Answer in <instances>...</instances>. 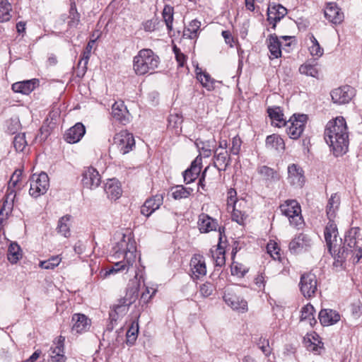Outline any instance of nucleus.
I'll return each mask as SVG.
<instances>
[{
  "instance_id": "nucleus-1",
  "label": "nucleus",
  "mask_w": 362,
  "mask_h": 362,
  "mask_svg": "<svg viewBox=\"0 0 362 362\" xmlns=\"http://www.w3.org/2000/svg\"><path fill=\"white\" fill-rule=\"evenodd\" d=\"M324 137L334 156L345 154L349 148V132L346 122L343 117H337L329 121L325 129Z\"/></svg>"
},
{
  "instance_id": "nucleus-2",
  "label": "nucleus",
  "mask_w": 362,
  "mask_h": 362,
  "mask_svg": "<svg viewBox=\"0 0 362 362\" xmlns=\"http://www.w3.org/2000/svg\"><path fill=\"white\" fill-rule=\"evenodd\" d=\"M160 63V58L151 49H142L134 57L133 69L138 76L153 74Z\"/></svg>"
},
{
  "instance_id": "nucleus-3",
  "label": "nucleus",
  "mask_w": 362,
  "mask_h": 362,
  "mask_svg": "<svg viewBox=\"0 0 362 362\" xmlns=\"http://www.w3.org/2000/svg\"><path fill=\"white\" fill-rule=\"evenodd\" d=\"M22 174L23 170L18 169L14 171L11 177L3 204L0 209L1 219L6 218L12 211L17 191L21 190L23 187L21 184Z\"/></svg>"
},
{
  "instance_id": "nucleus-4",
  "label": "nucleus",
  "mask_w": 362,
  "mask_h": 362,
  "mask_svg": "<svg viewBox=\"0 0 362 362\" xmlns=\"http://www.w3.org/2000/svg\"><path fill=\"white\" fill-rule=\"evenodd\" d=\"M115 258L122 257L129 264H133L136 259V246L134 238L129 235H123L122 238L113 247Z\"/></svg>"
},
{
  "instance_id": "nucleus-5",
  "label": "nucleus",
  "mask_w": 362,
  "mask_h": 362,
  "mask_svg": "<svg viewBox=\"0 0 362 362\" xmlns=\"http://www.w3.org/2000/svg\"><path fill=\"white\" fill-rule=\"evenodd\" d=\"M279 208L282 214L288 218L291 225L298 226L301 223V208L296 200H286Z\"/></svg>"
},
{
  "instance_id": "nucleus-6",
  "label": "nucleus",
  "mask_w": 362,
  "mask_h": 362,
  "mask_svg": "<svg viewBox=\"0 0 362 362\" xmlns=\"http://www.w3.org/2000/svg\"><path fill=\"white\" fill-rule=\"evenodd\" d=\"M317 279L313 273H304L301 275L299 282V288L301 294L305 298H310L315 296L317 291Z\"/></svg>"
},
{
  "instance_id": "nucleus-7",
  "label": "nucleus",
  "mask_w": 362,
  "mask_h": 362,
  "mask_svg": "<svg viewBox=\"0 0 362 362\" xmlns=\"http://www.w3.org/2000/svg\"><path fill=\"white\" fill-rule=\"evenodd\" d=\"M49 187V177L47 173H41L39 175H33L30 182L29 194L34 198H37L45 194Z\"/></svg>"
},
{
  "instance_id": "nucleus-8",
  "label": "nucleus",
  "mask_w": 362,
  "mask_h": 362,
  "mask_svg": "<svg viewBox=\"0 0 362 362\" xmlns=\"http://www.w3.org/2000/svg\"><path fill=\"white\" fill-rule=\"evenodd\" d=\"M119 152L124 155L131 151L135 147V140L133 134L127 130H122L116 134L113 138Z\"/></svg>"
},
{
  "instance_id": "nucleus-9",
  "label": "nucleus",
  "mask_w": 362,
  "mask_h": 362,
  "mask_svg": "<svg viewBox=\"0 0 362 362\" xmlns=\"http://www.w3.org/2000/svg\"><path fill=\"white\" fill-rule=\"evenodd\" d=\"M307 115H293V117L287 122L290 124L286 129V133L288 136L292 139H298L305 128V124L307 122Z\"/></svg>"
},
{
  "instance_id": "nucleus-10",
  "label": "nucleus",
  "mask_w": 362,
  "mask_h": 362,
  "mask_svg": "<svg viewBox=\"0 0 362 362\" xmlns=\"http://www.w3.org/2000/svg\"><path fill=\"white\" fill-rule=\"evenodd\" d=\"M338 228L334 220L329 219L324 229V238L328 252L332 254V250H336L339 245Z\"/></svg>"
},
{
  "instance_id": "nucleus-11",
  "label": "nucleus",
  "mask_w": 362,
  "mask_h": 362,
  "mask_svg": "<svg viewBox=\"0 0 362 362\" xmlns=\"http://www.w3.org/2000/svg\"><path fill=\"white\" fill-rule=\"evenodd\" d=\"M330 95L334 103L344 105L352 100L356 95V90L350 86H344L332 90Z\"/></svg>"
},
{
  "instance_id": "nucleus-12",
  "label": "nucleus",
  "mask_w": 362,
  "mask_h": 362,
  "mask_svg": "<svg viewBox=\"0 0 362 362\" xmlns=\"http://www.w3.org/2000/svg\"><path fill=\"white\" fill-rule=\"evenodd\" d=\"M313 241L310 237L305 233H299L290 242L288 248L291 253L297 254L308 251L311 248Z\"/></svg>"
},
{
  "instance_id": "nucleus-13",
  "label": "nucleus",
  "mask_w": 362,
  "mask_h": 362,
  "mask_svg": "<svg viewBox=\"0 0 362 362\" xmlns=\"http://www.w3.org/2000/svg\"><path fill=\"white\" fill-rule=\"evenodd\" d=\"M287 170V180L290 185L296 187H303L305 182L303 168L298 164L292 163L288 166Z\"/></svg>"
},
{
  "instance_id": "nucleus-14",
  "label": "nucleus",
  "mask_w": 362,
  "mask_h": 362,
  "mask_svg": "<svg viewBox=\"0 0 362 362\" xmlns=\"http://www.w3.org/2000/svg\"><path fill=\"white\" fill-rule=\"evenodd\" d=\"M82 177V184L84 187L88 189L96 188L101 182V177L98 171L93 167L85 168Z\"/></svg>"
},
{
  "instance_id": "nucleus-15",
  "label": "nucleus",
  "mask_w": 362,
  "mask_h": 362,
  "mask_svg": "<svg viewBox=\"0 0 362 362\" xmlns=\"http://www.w3.org/2000/svg\"><path fill=\"white\" fill-rule=\"evenodd\" d=\"M287 14V9L281 4H269L267 8V21L276 29V23Z\"/></svg>"
},
{
  "instance_id": "nucleus-16",
  "label": "nucleus",
  "mask_w": 362,
  "mask_h": 362,
  "mask_svg": "<svg viewBox=\"0 0 362 362\" xmlns=\"http://www.w3.org/2000/svg\"><path fill=\"white\" fill-rule=\"evenodd\" d=\"M324 14L326 19L335 25L341 23L344 19V13L335 2L327 4Z\"/></svg>"
},
{
  "instance_id": "nucleus-17",
  "label": "nucleus",
  "mask_w": 362,
  "mask_h": 362,
  "mask_svg": "<svg viewBox=\"0 0 362 362\" xmlns=\"http://www.w3.org/2000/svg\"><path fill=\"white\" fill-rule=\"evenodd\" d=\"M190 267L192 272V278L198 279L201 276H204L206 274V267L203 256L200 255H194L190 260Z\"/></svg>"
},
{
  "instance_id": "nucleus-18",
  "label": "nucleus",
  "mask_w": 362,
  "mask_h": 362,
  "mask_svg": "<svg viewBox=\"0 0 362 362\" xmlns=\"http://www.w3.org/2000/svg\"><path fill=\"white\" fill-rule=\"evenodd\" d=\"M223 298L225 303L232 309L245 312L247 310V303L230 291H226Z\"/></svg>"
},
{
  "instance_id": "nucleus-19",
  "label": "nucleus",
  "mask_w": 362,
  "mask_h": 362,
  "mask_svg": "<svg viewBox=\"0 0 362 362\" xmlns=\"http://www.w3.org/2000/svg\"><path fill=\"white\" fill-rule=\"evenodd\" d=\"M163 197L160 194H157L152 197L147 199L141 208V214L146 217L150 216L156 210L163 204Z\"/></svg>"
},
{
  "instance_id": "nucleus-20",
  "label": "nucleus",
  "mask_w": 362,
  "mask_h": 362,
  "mask_svg": "<svg viewBox=\"0 0 362 362\" xmlns=\"http://www.w3.org/2000/svg\"><path fill=\"white\" fill-rule=\"evenodd\" d=\"M40 85V81L37 78L16 82L12 84L11 89L13 92L23 95H29Z\"/></svg>"
},
{
  "instance_id": "nucleus-21",
  "label": "nucleus",
  "mask_w": 362,
  "mask_h": 362,
  "mask_svg": "<svg viewBox=\"0 0 362 362\" xmlns=\"http://www.w3.org/2000/svg\"><path fill=\"white\" fill-rule=\"evenodd\" d=\"M112 115L123 125L129 122V113L123 101H117L112 105Z\"/></svg>"
},
{
  "instance_id": "nucleus-22",
  "label": "nucleus",
  "mask_w": 362,
  "mask_h": 362,
  "mask_svg": "<svg viewBox=\"0 0 362 362\" xmlns=\"http://www.w3.org/2000/svg\"><path fill=\"white\" fill-rule=\"evenodd\" d=\"M202 164V158L201 156H197L192 162L189 168L183 172L184 181L186 184L194 182L199 176Z\"/></svg>"
},
{
  "instance_id": "nucleus-23",
  "label": "nucleus",
  "mask_w": 362,
  "mask_h": 362,
  "mask_svg": "<svg viewBox=\"0 0 362 362\" xmlns=\"http://www.w3.org/2000/svg\"><path fill=\"white\" fill-rule=\"evenodd\" d=\"M86 133L84 125L78 122L72 127L69 128L64 134V139L69 144L78 142Z\"/></svg>"
},
{
  "instance_id": "nucleus-24",
  "label": "nucleus",
  "mask_w": 362,
  "mask_h": 362,
  "mask_svg": "<svg viewBox=\"0 0 362 362\" xmlns=\"http://www.w3.org/2000/svg\"><path fill=\"white\" fill-rule=\"evenodd\" d=\"M230 163V154L227 151H218V148L214 149V165L219 171H224Z\"/></svg>"
},
{
  "instance_id": "nucleus-25",
  "label": "nucleus",
  "mask_w": 362,
  "mask_h": 362,
  "mask_svg": "<svg viewBox=\"0 0 362 362\" xmlns=\"http://www.w3.org/2000/svg\"><path fill=\"white\" fill-rule=\"evenodd\" d=\"M270 52L269 59H274L281 57V42L276 34H271L266 40Z\"/></svg>"
},
{
  "instance_id": "nucleus-26",
  "label": "nucleus",
  "mask_w": 362,
  "mask_h": 362,
  "mask_svg": "<svg viewBox=\"0 0 362 362\" xmlns=\"http://www.w3.org/2000/svg\"><path fill=\"white\" fill-rule=\"evenodd\" d=\"M318 318L322 325L329 326L340 320V315L332 309H322L319 313Z\"/></svg>"
},
{
  "instance_id": "nucleus-27",
  "label": "nucleus",
  "mask_w": 362,
  "mask_h": 362,
  "mask_svg": "<svg viewBox=\"0 0 362 362\" xmlns=\"http://www.w3.org/2000/svg\"><path fill=\"white\" fill-rule=\"evenodd\" d=\"M358 228H352L345 235L344 244L349 248L350 251L360 248L362 246V239L358 238Z\"/></svg>"
},
{
  "instance_id": "nucleus-28",
  "label": "nucleus",
  "mask_w": 362,
  "mask_h": 362,
  "mask_svg": "<svg viewBox=\"0 0 362 362\" xmlns=\"http://www.w3.org/2000/svg\"><path fill=\"white\" fill-rule=\"evenodd\" d=\"M197 223L201 233H209L212 230H216L218 226L216 220L204 213L199 216Z\"/></svg>"
},
{
  "instance_id": "nucleus-29",
  "label": "nucleus",
  "mask_w": 362,
  "mask_h": 362,
  "mask_svg": "<svg viewBox=\"0 0 362 362\" xmlns=\"http://www.w3.org/2000/svg\"><path fill=\"white\" fill-rule=\"evenodd\" d=\"M72 331L76 333H81L88 330L90 326V320L84 315L76 313L72 316Z\"/></svg>"
},
{
  "instance_id": "nucleus-30",
  "label": "nucleus",
  "mask_w": 362,
  "mask_h": 362,
  "mask_svg": "<svg viewBox=\"0 0 362 362\" xmlns=\"http://www.w3.org/2000/svg\"><path fill=\"white\" fill-rule=\"evenodd\" d=\"M265 146L269 150L281 152L285 149V142L279 135L273 134L267 136Z\"/></svg>"
},
{
  "instance_id": "nucleus-31",
  "label": "nucleus",
  "mask_w": 362,
  "mask_h": 362,
  "mask_svg": "<svg viewBox=\"0 0 362 362\" xmlns=\"http://www.w3.org/2000/svg\"><path fill=\"white\" fill-rule=\"evenodd\" d=\"M105 192L108 199L117 200L122 195V188L117 180L112 179L107 181L105 185Z\"/></svg>"
},
{
  "instance_id": "nucleus-32",
  "label": "nucleus",
  "mask_w": 362,
  "mask_h": 362,
  "mask_svg": "<svg viewBox=\"0 0 362 362\" xmlns=\"http://www.w3.org/2000/svg\"><path fill=\"white\" fill-rule=\"evenodd\" d=\"M245 206L246 202L244 199H241L235 206H232V220L240 225H243L247 217V212L245 210Z\"/></svg>"
},
{
  "instance_id": "nucleus-33",
  "label": "nucleus",
  "mask_w": 362,
  "mask_h": 362,
  "mask_svg": "<svg viewBox=\"0 0 362 362\" xmlns=\"http://www.w3.org/2000/svg\"><path fill=\"white\" fill-rule=\"evenodd\" d=\"M196 74L197 80L201 83L203 87L206 88L209 91L214 90L215 83L217 81L212 78L207 72L203 71L201 68L197 67Z\"/></svg>"
},
{
  "instance_id": "nucleus-34",
  "label": "nucleus",
  "mask_w": 362,
  "mask_h": 362,
  "mask_svg": "<svg viewBox=\"0 0 362 362\" xmlns=\"http://www.w3.org/2000/svg\"><path fill=\"white\" fill-rule=\"evenodd\" d=\"M98 37L99 36H97L95 39L90 40L85 48V50L82 53L81 58L78 64V68H81L82 75H84L87 70V64L88 63L92 48Z\"/></svg>"
},
{
  "instance_id": "nucleus-35",
  "label": "nucleus",
  "mask_w": 362,
  "mask_h": 362,
  "mask_svg": "<svg viewBox=\"0 0 362 362\" xmlns=\"http://www.w3.org/2000/svg\"><path fill=\"white\" fill-rule=\"evenodd\" d=\"M340 205V196L337 193L332 194L328 200L326 207V213L328 219L334 220L336 216V211Z\"/></svg>"
},
{
  "instance_id": "nucleus-36",
  "label": "nucleus",
  "mask_w": 362,
  "mask_h": 362,
  "mask_svg": "<svg viewBox=\"0 0 362 362\" xmlns=\"http://www.w3.org/2000/svg\"><path fill=\"white\" fill-rule=\"evenodd\" d=\"M267 113L272 123H274L276 127H281L287 125V122L284 118V113L280 107H269Z\"/></svg>"
},
{
  "instance_id": "nucleus-37",
  "label": "nucleus",
  "mask_w": 362,
  "mask_h": 362,
  "mask_svg": "<svg viewBox=\"0 0 362 362\" xmlns=\"http://www.w3.org/2000/svg\"><path fill=\"white\" fill-rule=\"evenodd\" d=\"M129 306L124 303H122L119 300L116 305H114L112 310L109 313L110 320L111 322H116L117 320L124 316L129 310Z\"/></svg>"
},
{
  "instance_id": "nucleus-38",
  "label": "nucleus",
  "mask_w": 362,
  "mask_h": 362,
  "mask_svg": "<svg viewBox=\"0 0 362 362\" xmlns=\"http://www.w3.org/2000/svg\"><path fill=\"white\" fill-rule=\"evenodd\" d=\"M201 22L197 19L192 20L183 30V36L189 39H195L199 36Z\"/></svg>"
},
{
  "instance_id": "nucleus-39",
  "label": "nucleus",
  "mask_w": 362,
  "mask_h": 362,
  "mask_svg": "<svg viewBox=\"0 0 362 362\" xmlns=\"http://www.w3.org/2000/svg\"><path fill=\"white\" fill-rule=\"evenodd\" d=\"M300 313V321H307L311 326L317 323L314 317L315 308L310 303L303 306Z\"/></svg>"
},
{
  "instance_id": "nucleus-40",
  "label": "nucleus",
  "mask_w": 362,
  "mask_h": 362,
  "mask_svg": "<svg viewBox=\"0 0 362 362\" xmlns=\"http://www.w3.org/2000/svg\"><path fill=\"white\" fill-rule=\"evenodd\" d=\"M22 258L21 247L16 243H11L8 248L7 259L11 264H16Z\"/></svg>"
},
{
  "instance_id": "nucleus-41",
  "label": "nucleus",
  "mask_w": 362,
  "mask_h": 362,
  "mask_svg": "<svg viewBox=\"0 0 362 362\" xmlns=\"http://www.w3.org/2000/svg\"><path fill=\"white\" fill-rule=\"evenodd\" d=\"M139 290L136 286L128 287L126 291L125 296L119 300L122 303H124L130 307L138 298Z\"/></svg>"
},
{
  "instance_id": "nucleus-42",
  "label": "nucleus",
  "mask_w": 362,
  "mask_h": 362,
  "mask_svg": "<svg viewBox=\"0 0 362 362\" xmlns=\"http://www.w3.org/2000/svg\"><path fill=\"white\" fill-rule=\"evenodd\" d=\"M331 255L334 259L340 263L344 262L349 256L351 257L349 248L345 244L341 247L339 244L338 247H336V250H332V254Z\"/></svg>"
},
{
  "instance_id": "nucleus-43",
  "label": "nucleus",
  "mask_w": 362,
  "mask_h": 362,
  "mask_svg": "<svg viewBox=\"0 0 362 362\" xmlns=\"http://www.w3.org/2000/svg\"><path fill=\"white\" fill-rule=\"evenodd\" d=\"M192 187H185L183 185H177L172 188V197L175 199H186L193 192Z\"/></svg>"
},
{
  "instance_id": "nucleus-44",
  "label": "nucleus",
  "mask_w": 362,
  "mask_h": 362,
  "mask_svg": "<svg viewBox=\"0 0 362 362\" xmlns=\"http://www.w3.org/2000/svg\"><path fill=\"white\" fill-rule=\"evenodd\" d=\"M68 18L69 19L68 21L69 28H76L80 23L81 15L77 11L74 1L71 3Z\"/></svg>"
},
{
  "instance_id": "nucleus-45",
  "label": "nucleus",
  "mask_w": 362,
  "mask_h": 362,
  "mask_svg": "<svg viewBox=\"0 0 362 362\" xmlns=\"http://www.w3.org/2000/svg\"><path fill=\"white\" fill-rule=\"evenodd\" d=\"M215 140L207 141H199L197 142L196 144L199 151V155L198 156H204L205 158H209L211 155L212 151H214V145L213 143H215Z\"/></svg>"
},
{
  "instance_id": "nucleus-46",
  "label": "nucleus",
  "mask_w": 362,
  "mask_h": 362,
  "mask_svg": "<svg viewBox=\"0 0 362 362\" xmlns=\"http://www.w3.org/2000/svg\"><path fill=\"white\" fill-rule=\"evenodd\" d=\"M11 11L12 6L8 0H0V23L10 21Z\"/></svg>"
},
{
  "instance_id": "nucleus-47",
  "label": "nucleus",
  "mask_w": 362,
  "mask_h": 362,
  "mask_svg": "<svg viewBox=\"0 0 362 362\" xmlns=\"http://www.w3.org/2000/svg\"><path fill=\"white\" fill-rule=\"evenodd\" d=\"M71 219L70 215L62 216L58 221L57 230L59 233L67 238L70 235L69 221Z\"/></svg>"
},
{
  "instance_id": "nucleus-48",
  "label": "nucleus",
  "mask_w": 362,
  "mask_h": 362,
  "mask_svg": "<svg viewBox=\"0 0 362 362\" xmlns=\"http://www.w3.org/2000/svg\"><path fill=\"white\" fill-rule=\"evenodd\" d=\"M65 337L59 336L53 341V344L49 350V356L56 354H61L64 351Z\"/></svg>"
},
{
  "instance_id": "nucleus-49",
  "label": "nucleus",
  "mask_w": 362,
  "mask_h": 362,
  "mask_svg": "<svg viewBox=\"0 0 362 362\" xmlns=\"http://www.w3.org/2000/svg\"><path fill=\"white\" fill-rule=\"evenodd\" d=\"M299 72L301 74L317 78L319 74V70L316 65L311 64L309 63H305L300 66Z\"/></svg>"
},
{
  "instance_id": "nucleus-50",
  "label": "nucleus",
  "mask_w": 362,
  "mask_h": 362,
  "mask_svg": "<svg viewBox=\"0 0 362 362\" xmlns=\"http://www.w3.org/2000/svg\"><path fill=\"white\" fill-rule=\"evenodd\" d=\"M231 274L238 277H244L248 272L249 267H246L242 263L233 261L230 267Z\"/></svg>"
},
{
  "instance_id": "nucleus-51",
  "label": "nucleus",
  "mask_w": 362,
  "mask_h": 362,
  "mask_svg": "<svg viewBox=\"0 0 362 362\" xmlns=\"http://www.w3.org/2000/svg\"><path fill=\"white\" fill-rule=\"evenodd\" d=\"M257 172L267 180H278L277 173L272 168L262 165L258 168Z\"/></svg>"
},
{
  "instance_id": "nucleus-52",
  "label": "nucleus",
  "mask_w": 362,
  "mask_h": 362,
  "mask_svg": "<svg viewBox=\"0 0 362 362\" xmlns=\"http://www.w3.org/2000/svg\"><path fill=\"white\" fill-rule=\"evenodd\" d=\"M56 127L55 122H49V119L47 118L42 126L41 127L40 132V140L45 141L51 134L52 131Z\"/></svg>"
},
{
  "instance_id": "nucleus-53",
  "label": "nucleus",
  "mask_w": 362,
  "mask_h": 362,
  "mask_svg": "<svg viewBox=\"0 0 362 362\" xmlns=\"http://www.w3.org/2000/svg\"><path fill=\"white\" fill-rule=\"evenodd\" d=\"M62 261V258L59 255L52 256L47 260L40 261L39 266L44 269H54L57 267Z\"/></svg>"
},
{
  "instance_id": "nucleus-54",
  "label": "nucleus",
  "mask_w": 362,
  "mask_h": 362,
  "mask_svg": "<svg viewBox=\"0 0 362 362\" xmlns=\"http://www.w3.org/2000/svg\"><path fill=\"white\" fill-rule=\"evenodd\" d=\"M212 257L214 259L215 265L216 267H222L225 264V249L216 248L215 250L211 249Z\"/></svg>"
},
{
  "instance_id": "nucleus-55",
  "label": "nucleus",
  "mask_w": 362,
  "mask_h": 362,
  "mask_svg": "<svg viewBox=\"0 0 362 362\" xmlns=\"http://www.w3.org/2000/svg\"><path fill=\"white\" fill-rule=\"evenodd\" d=\"M162 14L168 30L170 32L173 30V8L168 5L165 6Z\"/></svg>"
},
{
  "instance_id": "nucleus-56",
  "label": "nucleus",
  "mask_w": 362,
  "mask_h": 362,
  "mask_svg": "<svg viewBox=\"0 0 362 362\" xmlns=\"http://www.w3.org/2000/svg\"><path fill=\"white\" fill-rule=\"evenodd\" d=\"M216 290V286L211 282L206 281L199 286V293L204 298L210 297Z\"/></svg>"
},
{
  "instance_id": "nucleus-57",
  "label": "nucleus",
  "mask_w": 362,
  "mask_h": 362,
  "mask_svg": "<svg viewBox=\"0 0 362 362\" xmlns=\"http://www.w3.org/2000/svg\"><path fill=\"white\" fill-rule=\"evenodd\" d=\"M139 332V325L138 323H136L134 326V322H133L131 327L127 332L126 337H127V344L133 345L135 341L136 340Z\"/></svg>"
},
{
  "instance_id": "nucleus-58",
  "label": "nucleus",
  "mask_w": 362,
  "mask_h": 362,
  "mask_svg": "<svg viewBox=\"0 0 362 362\" xmlns=\"http://www.w3.org/2000/svg\"><path fill=\"white\" fill-rule=\"evenodd\" d=\"M310 40L312 42V45L309 47L310 53L313 57H320L323 54V49L320 47L318 41L314 37V35H311Z\"/></svg>"
},
{
  "instance_id": "nucleus-59",
  "label": "nucleus",
  "mask_w": 362,
  "mask_h": 362,
  "mask_svg": "<svg viewBox=\"0 0 362 362\" xmlns=\"http://www.w3.org/2000/svg\"><path fill=\"white\" fill-rule=\"evenodd\" d=\"M132 264H129L127 262L123 259L122 261L117 262L113 264L111 269L106 272L105 276L110 275L111 274L117 273L121 271H124L125 269H128L130 266Z\"/></svg>"
},
{
  "instance_id": "nucleus-60",
  "label": "nucleus",
  "mask_w": 362,
  "mask_h": 362,
  "mask_svg": "<svg viewBox=\"0 0 362 362\" xmlns=\"http://www.w3.org/2000/svg\"><path fill=\"white\" fill-rule=\"evenodd\" d=\"M13 144L17 151H23L27 144L25 134H18L16 135L13 139Z\"/></svg>"
},
{
  "instance_id": "nucleus-61",
  "label": "nucleus",
  "mask_w": 362,
  "mask_h": 362,
  "mask_svg": "<svg viewBox=\"0 0 362 362\" xmlns=\"http://www.w3.org/2000/svg\"><path fill=\"white\" fill-rule=\"evenodd\" d=\"M237 192L235 189L230 188L228 191V197H227V205L229 208L230 206H235V205L238 204L240 200L237 199Z\"/></svg>"
},
{
  "instance_id": "nucleus-62",
  "label": "nucleus",
  "mask_w": 362,
  "mask_h": 362,
  "mask_svg": "<svg viewBox=\"0 0 362 362\" xmlns=\"http://www.w3.org/2000/svg\"><path fill=\"white\" fill-rule=\"evenodd\" d=\"M242 145V140L238 136L232 139V146L230 148V152L233 155H238Z\"/></svg>"
},
{
  "instance_id": "nucleus-63",
  "label": "nucleus",
  "mask_w": 362,
  "mask_h": 362,
  "mask_svg": "<svg viewBox=\"0 0 362 362\" xmlns=\"http://www.w3.org/2000/svg\"><path fill=\"white\" fill-rule=\"evenodd\" d=\"M182 122V119L177 114L170 115L168 117V125L173 128H178Z\"/></svg>"
},
{
  "instance_id": "nucleus-64",
  "label": "nucleus",
  "mask_w": 362,
  "mask_h": 362,
  "mask_svg": "<svg viewBox=\"0 0 362 362\" xmlns=\"http://www.w3.org/2000/svg\"><path fill=\"white\" fill-rule=\"evenodd\" d=\"M267 252L274 259H280L279 249L276 243H269L267 245Z\"/></svg>"
}]
</instances>
